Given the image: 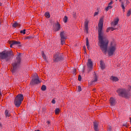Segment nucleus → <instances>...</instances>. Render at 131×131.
<instances>
[{
  "label": "nucleus",
  "mask_w": 131,
  "mask_h": 131,
  "mask_svg": "<svg viewBox=\"0 0 131 131\" xmlns=\"http://www.w3.org/2000/svg\"><path fill=\"white\" fill-rule=\"evenodd\" d=\"M55 114H59V112H60V109L59 108H56L55 110Z\"/></svg>",
  "instance_id": "c85d7f7f"
},
{
  "label": "nucleus",
  "mask_w": 131,
  "mask_h": 131,
  "mask_svg": "<svg viewBox=\"0 0 131 131\" xmlns=\"http://www.w3.org/2000/svg\"><path fill=\"white\" fill-rule=\"evenodd\" d=\"M117 93H118L119 96L121 97H125V98H126L128 96L127 91L125 90V89H119L117 91Z\"/></svg>",
  "instance_id": "423d86ee"
},
{
  "label": "nucleus",
  "mask_w": 131,
  "mask_h": 131,
  "mask_svg": "<svg viewBox=\"0 0 131 131\" xmlns=\"http://www.w3.org/2000/svg\"><path fill=\"white\" fill-rule=\"evenodd\" d=\"M26 38V39H30L31 38V36H28Z\"/></svg>",
  "instance_id": "f704fd0d"
},
{
  "label": "nucleus",
  "mask_w": 131,
  "mask_h": 131,
  "mask_svg": "<svg viewBox=\"0 0 131 131\" xmlns=\"http://www.w3.org/2000/svg\"><path fill=\"white\" fill-rule=\"evenodd\" d=\"M111 9H112V6L111 5H108L107 8H105V11H109Z\"/></svg>",
  "instance_id": "393cba45"
},
{
  "label": "nucleus",
  "mask_w": 131,
  "mask_h": 131,
  "mask_svg": "<svg viewBox=\"0 0 131 131\" xmlns=\"http://www.w3.org/2000/svg\"><path fill=\"white\" fill-rule=\"evenodd\" d=\"M0 96H2V92H0Z\"/></svg>",
  "instance_id": "09e8293b"
},
{
  "label": "nucleus",
  "mask_w": 131,
  "mask_h": 131,
  "mask_svg": "<svg viewBox=\"0 0 131 131\" xmlns=\"http://www.w3.org/2000/svg\"><path fill=\"white\" fill-rule=\"evenodd\" d=\"M52 104H55L56 101H55V99H53V100H52Z\"/></svg>",
  "instance_id": "c9c22d12"
},
{
  "label": "nucleus",
  "mask_w": 131,
  "mask_h": 131,
  "mask_svg": "<svg viewBox=\"0 0 131 131\" xmlns=\"http://www.w3.org/2000/svg\"><path fill=\"white\" fill-rule=\"evenodd\" d=\"M110 30V28H108L106 30V32H109V31Z\"/></svg>",
  "instance_id": "a19ab883"
},
{
  "label": "nucleus",
  "mask_w": 131,
  "mask_h": 131,
  "mask_svg": "<svg viewBox=\"0 0 131 131\" xmlns=\"http://www.w3.org/2000/svg\"><path fill=\"white\" fill-rule=\"evenodd\" d=\"M94 128L95 131H99V123L98 122H94Z\"/></svg>",
  "instance_id": "9b49d317"
},
{
  "label": "nucleus",
  "mask_w": 131,
  "mask_h": 131,
  "mask_svg": "<svg viewBox=\"0 0 131 131\" xmlns=\"http://www.w3.org/2000/svg\"><path fill=\"white\" fill-rule=\"evenodd\" d=\"M34 131H40V130H39V129H37V130H35Z\"/></svg>",
  "instance_id": "de8ad7c7"
},
{
  "label": "nucleus",
  "mask_w": 131,
  "mask_h": 131,
  "mask_svg": "<svg viewBox=\"0 0 131 131\" xmlns=\"http://www.w3.org/2000/svg\"><path fill=\"white\" fill-rule=\"evenodd\" d=\"M54 28L55 29V31H59L60 29H61V26L57 23L54 25Z\"/></svg>",
  "instance_id": "f8f14e48"
},
{
  "label": "nucleus",
  "mask_w": 131,
  "mask_h": 131,
  "mask_svg": "<svg viewBox=\"0 0 131 131\" xmlns=\"http://www.w3.org/2000/svg\"><path fill=\"white\" fill-rule=\"evenodd\" d=\"M5 115L6 117H10L11 116V114L10 113V112L9 110H6L5 112Z\"/></svg>",
  "instance_id": "aec40b11"
},
{
  "label": "nucleus",
  "mask_w": 131,
  "mask_h": 131,
  "mask_svg": "<svg viewBox=\"0 0 131 131\" xmlns=\"http://www.w3.org/2000/svg\"><path fill=\"white\" fill-rule=\"evenodd\" d=\"M78 80L79 81H81V76L80 75L78 76Z\"/></svg>",
  "instance_id": "2f4dec72"
},
{
  "label": "nucleus",
  "mask_w": 131,
  "mask_h": 131,
  "mask_svg": "<svg viewBox=\"0 0 131 131\" xmlns=\"http://www.w3.org/2000/svg\"><path fill=\"white\" fill-rule=\"evenodd\" d=\"M131 15V9L128 11L127 13V17H129Z\"/></svg>",
  "instance_id": "bb28decb"
},
{
  "label": "nucleus",
  "mask_w": 131,
  "mask_h": 131,
  "mask_svg": "<svg viewBox=\"0 0 131 131\" xmlns=\"http://www.w3.org/2000/svg\"><path fill=\"white\" fill-rule=\"evenodd\" d=\"M111 79L112 80V81H115L116 82V81H118L119 80V79L117 77H114V76H111Z\"/></svg>",
  "instance_id": "6ab92c4d"
},
{
  "label": "nucleus",
  "mask_w": 131,
  "mask_h": 131,
  "mask_svg": "<svg viewBox=\"0 0 131 131\" xmlns=\"http://www.w3.org/2000/svg\"><path fill=\"white\" fill-rule=\"evenodd\" d=\"M2 6V3H0V6Z\"/></svg>",
  "instance_id": "8fccbe9b"
},
{
  "label": "nucleus",
  "mask_w": 131,
  "mask_h": 131,
  "mask_svg": "<svg viewBox=\"0 0 131 131\" xmlns=\"http://www.w3.org/2000/svg\"><path fill=\"white\" fill-rule=\"evenodd\" d=\"M103 29V19H101L98 24V40L99 46L105 55L107 54L108 56H112L115 53L116 47L115 45H113L111 43V46L108 48V45H109V40L107 36L104 35V32L102 31Z\"/></svg>",
  "instance_id": "f257e3e1"
},
{
  "label": "nucleus",
  "mask_w": 131,
  "mask_h": 131,
  "mask_svg": "<svg viewBox=\"0 0 131 131\" xmlns=\"http://www.w3.org/2000/svg\"><path fill=\"white\" fill-rule=\"evenodd\" d=\"M105 67H106V66L105 65V63H104V62H103V61L101 60L100 61V68H101V69L103 70V69H105Z\"/></svg>",
  "instance_id": "a211bd4d"
},
{
  "label": "nucleus",
  "mask_w": 131,
  "mask_h": 131,
  "mask_svg": "<svg viewBox=\"0 0 131 131\" xmlns=\"http://www.w3.org/2000/svg\"><path fill=\"white\" fill-rule=\"evenodd\" d=\"M129 3V2L126 1V3H125L126 6H127V5H128Z\"/></svg>",
  "instance_id": "79ce46f5"
},
{
  "label": "nucleus",
  "mask_w": 131,
  "mask_h": 131,
  "mask_svg": "<svg viewBox=\"0 0 131 131\" xmlns=\"http://www.w3.org/2000/svg\"><path fill=\"white\" fill-rule=\"evenodd\" d=\"M41 90L43 91H46V90H47V86L45 85H42Z\"/></svg>",
  "instance_id": "b1692460"
},
{
  "label": "nucleus",
  "mask_w": 131,
  "mask_h": 131,
  "mask_svg": "<svg viewBox=\"0 0 131 131\" xmlns=\"http://www.w3.org/2000/svg\"><path fill=\"white\" fill-rule=\"evenodd\" d=\"M108 131H112V129L111 128V127H110L108 129Z\"/></svg>",
  "instance_id": "37998d69"
},
{
  "label": "nucleus",
  "mask_w": 131,
  "mask_h": 131,
  "mask_svg": "<svg viewBox=\"0 0 131 131\" xmlns=\"http://www.w3.org/2000/svg\"><path fill=\"white\" fill-rule=\"evenodd\" d=\"M87 67L89 71H91V70L93 69V61H92V60L91 59H88Z\"/></svg>",
  "instance_id": "1a4fd4ad"
},
{
  "label": "nucleus",
  "mask_w": 131,
  "mask_h": 131,
  "mask_svg": "<svg viewBox=\"0 0 131 131\" xmlns=\"http://www.w3.org/2000/svg\"><path fill=\"white\" fill-rule=\"evenodd\" d=\"M84 27L86 33H89V21H85L84 22Z\"/></svg>",
  "instance_id": "2eb2a0df"
},
{
  "label": "nucleus",
  "mask_w": 131,
  "mask_h": 131,
  "mask_svg": "<svg viewBox=\"0 0 131 131\" xmlns=\"http://www.w3.org/2000/svg\"><path fill=\"white\" fill-rule=\"evenodd\" d=\"M0 127H3V126H2V123H0Z\"/></svg>",
  "instance_id": "c03bdc74"
},
{
  "label": "nucleus",
  "mask_w": 131,
  "mask_h": 131,
  "mask_svg": "<svg viewBox=\"0 0 131 131\" xmlns=\"http://www.w3.org/2000/svg\"><path fill=\"white\" fill-rule=\"evenodd\" d=\"M110 103L111 104V107H114L116 104V102L115 101V99L113 97H111L110 100Z\"/></svg>",
  "instance_id": "9d476101"
},
{
  "label": "nucleus",
  "mask_w": 131,
  "mask_h": 131,
  "mask_svg": "<svg viewBox=\"0 0 131 131\" xmlns=\"http://www.w3.org/2000/svg\"><path fill=\"white\" fill-rule=\"evenodd\" d=\"M118 22H119V19L116 18L114 20L113 22L112 23V26H114L115 27H116V26H117V24H118Z\"/></svg>",
  "instance_id": "ddd939ff"
},
{
  "label": "nucleus",
  "mask_w": 131,
  "mask_h": 131,
  "mask_svg": "<svg viewBox=\"0 0 131 131\" xmlns=\"http://www.w3.org/2000/svg\"><path fill=\"white\" fill-rule=\"evenodd\" d=\"M12 43V45L13 46H18L19 47H21V43H20V41H11Z\"/></svg>",
  "instance_id": "dca6fc26"
},
{
  "label": "nucleus",
  "mask_w": 131,
  "mask_h": 131,
  "mask_svg": "<svg viewBox=\"0 0 131 131\" xmlns=\"http://www.w3.org/2000/svg\"><path fill=\"white\" fill-rule=\"evenodd\" d=\"M86 46L88 49H89V48H90V43L89 42V38H86Z\"/></svg>",
  "instance_id": "4be33fe9"
},
{
  "label": "nucleus",
  "mask_w": 131,
  "mask_h": 131,
  "mask_svg": "<svg viewBox=\"0 0 131 131\" xmlns=\"http://www.w3.org/2000/svg\"><path fill=\"white\" fill-rule=\"evenodd\" d=\"M112 4H113V2L111 1L110 2V3L108 4V6H111V5H112Z\"/></svg>",
  "instance_id": "58836bf2"
},
{
  "label": "nucleus",
  "mask_w": 131,
  "mask_h": 131,
  "mask_svg": "<svg viewBox=\"0 0 131 131\" xmlns=\"http://www.w3.org/2000/svg\"><path fill=\"white\" fill-rule=\"evenodd\" d=\"M24 99L23 95L19 94L16 96L14 99V105L16 107H20L21 104H22V101Z\"/></svg>",
  "instance_id": "20e7f679"
},
{
  "label": "nucleus",
  "mask_w": 131,
  "mask_h": 131,
  "mask_svg": "<svg viewBox=\"0 0 131 131\" xmlns=\"http://www.w3.org/2000/svg\"><path fill=\"white\" fill-rule=\"evenodd\" d=\"M75 72H76V69H74L73 70V73H74V74H75Z\"/></svg>",
  "instance_id": "ea45409f"
},
{
  "label": "nucleus",
  "mask_w": 131,
  "mask_h": 131,
  "mask_svg": "<svg viewBox=\"0 0 131 131\" xmlns=\"http://www.w3.org/2000/svg\"><path fill=\"white\" fill-rule=\"evenodd\" d=\"M17 26H20V25H19L18 23H15L12 25V27H15V28H16V27H17Z\"/></svg>",
  "instance_id": "5701e85b"
},
{
  "label": "nucleus",
  "mask_w": 131,
  "mask_h": 131,
  "mask_svg": "<svg viewBox=\"0 0 131 131\" xmlns=\"http://www.w3.org/2000/svg\"><path fill=\"white\" fill-rule=\"evenodd\" d=\"M121 7L123 10V12H125V7H126V4L124 1H121Z\"/></svg>",
  "instance_id": "4468645a"
},
{
  "label": "nucleus",
  "mask_w": 131,
  "mask_h": 131,
  "mask_svg": "<svg viewBox=\"0 0 131 131\" xmlns=\"http://www.w3.org/2000/svg\"><path fill=\"white\" fill-rule=\"evenodd\" d=\"M78 92H81V87H80V86H78Z\"/></svg>",
  "instance_id": "473e14b6"
},
{
  "label": "nucleus",
  "mask_w": 131,
  "mask_h": 131,
  "mask_svg": "<svg viewBox=\"0 0 131 131\" xmlns=\"http://www.w3.org/2000/svg\"><path fill=\"white\" fill-rule=\"evenodd\" d=\"M26 32V29H24L23 30H21L20 31V33L23 34H25Z\"/></svg>",
  "instance_id": "c756f323"
},
{
  "label": "nucleus",
  "mask_w": 131,
  "mask_h": 131,
  "mask_svg": "<svg viewBox=\"0 0 131 131\" xmlns=\"http://www.w3.org/2000/svg\"><path fill=\"white\" fill-rule=\"evenodd\" d=\"M13 58H14V53L11 50L0 52V60L1 61L4 60L5 62H10Z\"/></svg>",
  "instance_id": "f03ea898"
},
{
  "label": "nucleus",
  "mask_w": 131,
  "mask_h": 131,
  "mask_svg": "<svg viewBox=\"0 0 131 131\" xmlns=\"http://www.w3.org/2000/svg\"><path fill=\"white\" fill-rule=\"evenodd\" d=\"M41 55L43 59H44L45 61H47V56H46V55L45 54V53L43 52V51L41 52Z\"/></svg>",
  "instance_id": "412c9836"
},
{
  "label": "nucleus",
  "mask_w": 131,
  "mask_h": 131,
  "mask_svg": "<svg viewBox=\"0 0 131 131\" xmlns=\"http://www.w3.org/2000/svg\"><path fill=\"white\" fill-rule=\"evenodd\" d=\"M96 90V89H93V91H95Z\"/></svg>",
  "instance_id": "3c124183"
},
{
  "label": "nucleus",
  "mask_w": 131,
  "mask_h": 131,
  "mask_svg": "<svg viewBox=\"0 0 131 131\" xmlns=\"http://www.w3.org/2000/svg\"><path fill=\"white\" fill-rule=\"evenodd\" d=\"M119 2H121V0H119Z\"/></svg>",
  "instance_id": "603ef678"
},
{
  "label": "nucleus",
  "mask_w": 131,
  "mask_h": 131,
  "mask_svg": "<svg viewBox=\"0 0 131 131\" xmlns=\"http://www.w3.org/2000/svg\"><path fill=\"white\" fill-rule=\"evenodd\" d=\"M98 14H99L98 12H95L94 13V16H97V15H98Z\"/></svg>",
  "instance_id": "4c0bfd02"
},
{
  "label": "nucleus",
  "mask_w": 131,
  "mask_h": 131,
  "mask_svg": "<svg viewBox=\"0 0 131 131\" xmlns=\"http://www.w3.org/2000/svg\"><path fill=\"white\" fill-rule=\"evenodd\" d=\"M10 48H13V46H14V45H13V43L11 41H10Z\"/></svg>",
  "instance_id": "72a5a7b5"
},
{
  "label": "nucleus",
  "mask_w": 131,
  "mask_h": 131,
  "mask_svg": "<svg viewBox=\"0 0 131 131\" xmlns=\"http://www.w3.org/2000/svg\"><path fill=\"white\" fill-rule=\"evenodd\" d=\"M45 17H46L47 18H50V17H51V15H50V13L49 12L45 13Z\"/></svg>",
  "instance_id": "a878e982"
},
{
  "label": "nucleus",
  "mask_w": 131,
  "mask_h": 131,
  "mask_svg": "<svg viewBox=\"0 0 131 131\" xmlns=\"http://www.w3.org/2000/svg\"><path fill=\"white\" fill-rule=\"evenodd\" d=\"M47 123H48V124H50V121H47Z\"/></svg>",
  "instance_id": "a18cd8bd"
},
{
  "label": "nucleus",
  "mask_w": 131,
  "mask_h": 131,
  "mask_svg": "<svg viewBox=\"0 0 131 131\" xmlns=\"http://www.w3.org/2000/svg\"><path fill=\"white\" fill-rule=\"evenodd\" d=\"M0 120H1V118H0Z\"/></svg>",
  "instance_id": "864d4df0"
},
{
  "label": "nucleus",
  "mask_w": 131,
  "mask_h": 131,
  "mask_svg": "<svg viewBox=\"0 0 131 131\" xmlns=\"http://www.w3.org/2000/svg\"><path fill=\"white\" fill-rule=\"evenodd\" d=\"M60 37L61 44L64 45L66 41V39H67V35H66V32L62 31L60 32L59 34Z\"/></svg>",
  "instance_id": "39448f33"
},
{
  "label": "nucleus",
  "mask_w": 131,
  "mask_h": 131,
  "mask_svg": "<svg viewBox=\"0 0 131 131\" xmlns=\"http://www.w3.org/2000/svg\"><path fill=\"white\" fill-rule=\"evenodd\" d=\"M21 57H22L21 53H17L16 57L12 63L13 68V69L12 70V73H15L16 72V70L20 67V64H21Z\"/></svg>",
  "instance_id": "7ed1b4c3"
},
{
  "label": "nucleus",
  "mask_w": 131,
  "mask_h": 131,
  "mask_svg": "<svg viewBox=\"0 0 131 131\" xmlns=\"http://www.w3.org/2000/svg\"><path fill=\"white\" fill-rule=\"evenodd\" d=\"M2 25V21L0 20V26Z\"/></svg>",
  "instance_id": "49530a36"
},
{
  "label": "nucleus",
  "mask_w": 131,
  "mask_h": 131,
  "mask_svg": "<svg viewBox=\"0 0 131 131\" xmlns=\"http://www.w3.org/2000/svg\"><path fill=\"white\" fill-rule=\"evenodd\" d=\"M116 1H117V0H116Z\"/></svg>",
  "instance_id": "5fc2aeb1"
},
{
  "label": "nucleus",
  "mask_w": 131,
  "mask_h": 131,
  "mask_svg": "<svg viewBox=\"0 0 131 131\" xmlns=\"http://www.w3.org/2000/svg\"><path fill=\"white\" fill-rule=\"evenodd\" d=\"M98 81V75L97 74H95L93 79L92 80V83H94V82H96V81Z\"/></svg>",
  "instance_id": "f3484780"
},
{
  "label": "nucleus",
  "mask_w": 131,
  "mask_h": 131,
  "mask_svg": "<svg viewBox=\"0 0 131 131\" xmlns=\"http://www.w3.org/2000/svg\"><path fill=\"white\" fill-rule=\"evenodd\" d=\"M68 20V17H67V16H65L63 18V21L64 23H66Z\"/></svg>",
  "instance_id": "cd10ccee"
},
{
  "label": "nucleus",
  "mask_w": 131,
  "mask_h": 131,
  "mask_svg": "<svg viewBox=\"0 0 131 131\" xmlns=\"http://www.w3.org/2000/svg\"><path fill=\"white\" fill-rule=\"evenodd\" d=\"M123 126H126V127H127V125H126V123H124L123 124Z\"/></svg>",
  "instance_id": "e433bc0d"
},
{
  "label": "nucleus",
  "mask_w": 131,
  "mask_h": 131,
  "mask_svg": "<svg viewBox=\"0 0 131 131\" xmlns=\"http://www.w3.org/2000/svg\"><path fill=\"white\" fill-rule=\"evenodd\" d=\"M112 26L113 27L110 28V29H111L112 31H113V30H115V29H116V27H114L113 26Z\"/></svg>",
  "instance_id": "7c9ffc66"
},
{
  "label": "nucleus",
  "mask_w": 131,
  "mask_h": 131,
  "mask_svg": "<svg viewBox=\"0 0 131 131\" xmlns=\"http://www.w3.org/2000/svg\"><path fill=\"white\" fill-rule=\"evenodd\" d=\"M32 84H38V83H40V81L39 80V79L38 78V76H36L35 78L32 79Z\"/></svg>",
  "instance_id": "6e6552de"
},
{
  "label": "nucleus",
  "mask_w": 131,
  "mask_h": 131,
  "mask_svg": "<svg viewBox=\"0 0 131 131\" xmlns=\"http://www.w3.org/2000/svg\"><path fill=\"white\" fill-rule=\"evenodd\" d=\"M63 60V57H62V54L60 53H57L55 54L53 57V61L54 62H60Z\"/></svg>",
  "instance_id": "0eeeda50"
}]
</instances>
